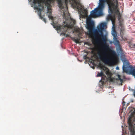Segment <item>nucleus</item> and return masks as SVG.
I'll return each mask as SVG.
<instances>
[{"instance_id": "nucleus-22", "label": "nucleus", "mask_w": 135, "mask_h": 135, "mask_svg": "<svg viewBox=\"0 0 135 135\" xmlns=\"http://www.w3.org/2000/svg\"><path fill=\"white\" fill-rule=\"evenodd\" d=\"M116 69L117 70H119V67L117 66L116 67Z\"/></svg>"}, {"instance_id": "nucleus-9", "label": "nucleus", "mask_w": 135, "mask_h": 135, "mask_svg": "<svg viewBox=\"0 0 135 135\" xmlns=\"http://www.w3.org/2000/svg\"><path fill=\"white\" fill-rule=\"evenodd\" d=\"M119 25L121 27L120 29L121 33H122V31L124 30L123 23L122 21L119 20Z\"/></svg>"}, {"instance_id": "nucleus-24", "label": "nucleus", "mask_w": 135, "mask_h": 135, "mask_svg": "<svg viewBox=\"0 0 135 135\" xmlns=\"http://www.w3.org/2000/svg\"><path fill=\"white\" fill-rule=\"evenodd\" d=\"M112 41H111V42H110V43L111 44V43H112Z\"/></svg>"}, {"instance_id": "nucleus-23", "label": "nucleus", "mask_w": 135, "mask_h": 135, "mask_svg": "<svg viewBox=\"0 0 135 135\" xmlns=\"http://www.w3.org/2000/svg\"><path fill=\"white\" fill-rule=\"evenodd\" d=\"M133 94L134 96L135 97V90L133 93Z\"/></svg>"}, {"instance_id": "nucleus-17", "label": "nucleus", "mask_w": 135, "mask_h": 135, "mask_svg": "<svg viewBox=\"0 0 135 135\" xmlns=\"http://www.w3.org/2000/svg\"><path fill=\"white\" fill-rule=\"evenodd\" d=\"M105 73L106 74V75H108L109 74V70L108 68H106Z\"/></svg>"}, {"instance_id": "nucleus-10", "label": "nucleus", "mask_w": 135, "mask_h": 135, "mask_svg": "<svg viewBox=\"0 0 135 135\" xmlns=\"http://www.w3.org/2000/svg\"><path fill=\"white\" fill-rule=\"evenodd\" d=\"M48 17L50 19H51V20H52V23H51V24L52 25V26H53V25H56V24L57 25H59V24H58V25L57 23H54V21H53V19H54V17H52V16H51V15H49L48 16ZM59 25H60L59 24Z\"/></svg>"}, {"instance_id": "nucleus-18", "label": "nucleus", "mask_w": 135, "mask_h": 135, "mask_svg": "<svg viewBox=\"0 0 135 135\" xmlns=\"http://www.w3.org/2000/svg\"><path fill=\"white\" fill-rule=\"evenodd\" d=\"M79 39L76 40L75 38L74 39V41L75 43H79Z\"/></svg>"}, {"instance_id": "nucleus-15", "label": "nucleus", "mask_w": 135, "mask_h": 135, "mask_svg": "<svg viewBox=\"0 0 135 135\" xmlns=\"http://www.w3.org/2000/svg\"><path fill=\"white\" fill-rule=\"evenodd\" d=\"M115 16L114 17H113V18L111 20L112 24L113 25V27H115Z\"/></svg>"}, {"instance_id": "nucleus-7", "label": "nucleus", "mask_w": 135, "mask_h": 135, "mask_svg": "<svg viewBox=\"0 0 135 135\" xmlns=\"http://www.w3.org/2000/svg\"><path fill=\"white\" fill-rule=\"evenodd\" d=\"M113 43L117 47V51L119 52H122V50L120 44L119 42L116 37L114 38Z\"/></svg>"}, {"instance_id": "nucleus-26", "label": "nucleus", "mask_w": 135, "mask_h": 135, "mask_svg": "<svg viewBox=\"0 0 135 135\" xmlns=\"http://www.w3.org/2000/svg\"><path fill=\"white\" fill-rule=\"evenodd\" d=\"M93 68L94 69V67Z\"/></svg>"}, {"instance_id": "nucleus-13", "label": "nucleus", "mask_w": 135, "mask_h": 135, "mask_svg": "<svg viewBox=\"0 0 135 135\" xmlns=\"http://www.w3.org/2000/svg\"><path fill=\"white\" fill-rule=\"evenodd\" d=\"M118 78L116 79V80H119L121 84H120L121 85H122V83L123 82V81L122 79H121L120 78V76L119 75H118Z\"/></svg>"}, {"instance_id": "nucleus-27", "label": "nucleus", "mask_w": 135, "mask_h": 135, "mask_svg": "<svg viewBox=\"0 0 135 135\" xmlns=\"http://www.w3.org/2000/svg\"><path fill=\"white\" fill-rule=\"evenodd\" d=\"M124 102H123V103H124Z\"/></svg>"}, {"instance_id": "nucleus-2", "label": "nucleus", "mask_w": 135, "mask_h": 135, "mask_svg": "<svg viewBox=\"0 0 135 135\" xmlns=\"http://www.w3.org/2000/svg\"><path fill=\"white\" fill-rule=\"evenodd\" d=\"M99 3L97 8H95L91 12V15L93 17H96L103 15V10L105 7L104 2H106L108 6L109 11L111 14L114 12L115 14H120L117 9L118 7V0H99Z\"/></svg>"}, {"instance_id": "nucleus-11", "label": "nucleus", "mask_w": 135, "mask_h": 135, "mask_svg": "<svg viewBox=\"0 0 135 135\" xmlns=\"http://www.w3.org/2000/svg\"><path fill=\"white\" fill-rule=\"evenodd\" d=\"M115 15L113 16L111 14H109L107 17V20H111L113 18V17H114Z\"/></svg>"}, {"instance_id": "nucleus-14", "label": "nucleus", "mask_w": 135, "mask_h": 135, "mask_svg": "<svg viewBox=\"0 0 135 135\" xmlns=\"http://www.w3.org/2000/svg\"><path fill=\"white\" fill-rule=\"evenodd\" d=\"M114 28L113 31V32L112 33V35L114 37H116L117 36V33L116 32L115 30V27H114Z\"/></svg>"}, {"instance_id": "nucleus-6", "label": "nucleus", "mask_w": 135, "mask_h": 135, "mask_svg": "<svg viewBox=\"0 0 135 135\" xmlns=\"http://www.w3.org/2000/svg\"><path fill=\"white\" fill-rule=\"evenodd\" d=\"M135 109L134 112L131 113V116L130 117L128 120V123L129 126V128L130 131L132 132L133 133L134 132V129L133 128L132 123V117H135Z\"/></svg>"}, {"instance_id": "nucleus-4", "label": "nucleus", "mask_w": 135, "mask_h": 135, "mask_svg": "<svg viewBox=\"0 0 135 135\" xmlns=\"http://www.w3.org/2000/svg\"><path fill=\"white\" fill-rule=\"evenodd\" d=\"M75 20H73L70 22L69 24H66V25H53V27L54 28H55L56 30L57 31H60L63 30H64L66 28H72L75 24Z\"/></svg>"}, {"instance_id": "nucleus-5", "label": "nucleus", "mask_w": 135, "mask_h": 135, "mask_svg": "<svg viewBox=\"0 0 135 135\" xmlns=\"http://www.w3.org/2000/svg\"><path fill=\"white\" fill-rule=\"evenodd\" d=\"M42 1V0H33V2L35 8L37 9L38 11L40 12L43 10L44 8L43 4H41Z\"/></svg>"}, {"instance_id": "nucleus-3", "label": "nucleus", "mask_w": 135, "mask_h": 135, "mask_svg": "<svg viewBox=\"0 0 135 135\" xmlns=\"http://www.w3.org/2000/svg\"><path fill=\"white\" fill-rule=\"evenodd\" d=\"M55 0H47V3L49 5L51 3H54ZM59 8L61 9L64 7L67 8V4L69 2L70 3L74 8H76L78 10H81L83 6L80 3L79 0H56Z\"/></svg>"}, {"instance_id": "nucleus-25", "label": "nucleus", "mask_w": 135, "mask_h": 135, "mask_svg": "<svg viewBox=\"0 0 135 135\" xmlns=\"http://www.w3.org/2000/svg\"><path fill=\"white\" fill-rule=\"evenodd\" d=\"M93 68L94 69V67Z\"/></svg>"}, {"instance_id": "nucleus-21", "label": "nucleus", "mask_w": 135, "mask_h": 135, "mask_svg": "<svg viewBox=\"0 0 135 135\" xmlns=\"http://www.w3.org/2000/svg\"><path fill=\"white\" fill-rule=\"evenodd\" d=\"M43 21L45 23H46V20L45 18H43Z\"/></svg>"}, {"instance_id": "nucleus-19", "label": "nucleus", "mask_w": 135, "mask_h": 135, "mask_svg": "<svg viewBox=\"0 0 135 135\" xmlns=\"http://www.w3.org/2000/svg\"><path fill=\"white\" fill-rule=\"evenodd\" d=\"M118 15V20L119 21V20H120V18L121 16H120V14Z\"/></svg>"}, {"instance_id": "nucleus-16", "label": "nucleus", "mask_w": 135, "mask_h": 135, "mask_svg": "<svg viewBox=\"0 0 135 135\" xmlns=\"http://www.w3.org/2000/svg\"><path fill=\"white\" fill-rule=\"evenodd\" d=\"M104 73L102 71L100 73H98L97 74V76L98 77L102 76H104Z\"/></svg>"}, {"instance_id": "nucleus-20", "label": "nucleus", "mask_w": 135, "mask_h": 135, "mask_svg": "<svg viewBox=\"0 0 135 135\" xmlns=\"http://www.w3.org/2000/svg\"><path fill=\"white\" fill-rule=\"evenodd\" d=\"M131 46L132 47L135 48V44L134 45H131Z\"/></svg>"}, {"instance_id": "nucleus-12", "label": "nucleus", "mask_w": 135, "mask_h": 135, "mask_svg": "<svg viewBox=\"0 0 135 135\" xmlns=\"http://www.w3.org/2000/svg\"><path fill=\"white\" fill-rule=\"evenodd\" d=\"M129 73L135 78V68L131 69L129 71Z\"/></svg>"}, {"instance_id": "nucleus-1", "label": "nucleus", "mask_w": 135, "mask_h": 135, "mask_svg": "<svg viewBox=\"0 0 135 135\" xmlns=\"http://www.w3.org/2000/svg\"><path fill=\"white\" fill-rule=\"evenodd\" d=\"M90 16L88 17L87 19L86 28L88 30V32L87 35L93 39L97 43L99 41H102L101 43L103 44V46L101 49L98 50L97 54L99 59L105 63L111 65L114 63L113 58L109 53L108 51L110 52L112 55H116L115 51L111 50L108 44L106 43L107 39L105 35H104L103 32L105 24L104 23H101L97 27V29H94L93 31L94 27V22L91 20L92 17L91 13Z\"/></svg>"}, {"instance_id": "nucleus-8", "label": "nucleus", "mask_w": 135, "mask_h": 135, "mask_svg": "<svg viewBox=\"0 0 135 135\" xmlns=\"http://www.w3.org/2000/svg\"><path fill=\"white\" fill-rule=\"evenodd\" d=\"M129 66V62L126 60H125L123 66V70L124 72H127L128 71L127 67Z\"/></svg>"}]
</instances>
